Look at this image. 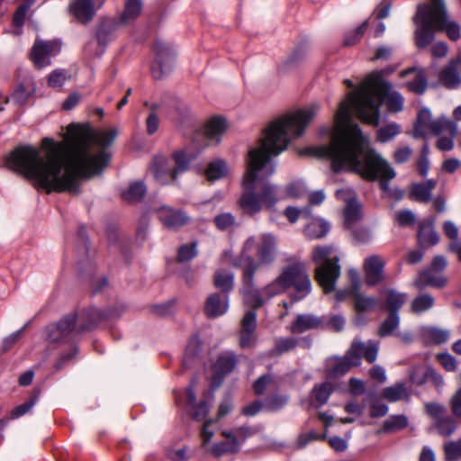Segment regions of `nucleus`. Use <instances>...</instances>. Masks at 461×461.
<instances>
[{"label":"nucleus","mask_w":461,"mask_h":461,"mask_svg":"<svg viewBox=\"0 0 461 461\" xmlns=\"http://www.w3.org/2000/svg\"><path fill=\"white\" fill-rule=\"evenodd\" d=\"M381 104H384L389 112L397 113L403 108V97L398 92L392 91L391 84L383 79L381 71H375L339 104L332 130H323L324 134L331 132L330 144L309 148L303 153L330 159L335 173L345 170L358 174L369 181L380 180V188L388 192L389 181L395 177V170L369 147L367 137L352 122L351 116V110L354 109L363 122L377 126Z\"/></svg>","instance_id":"obj_1"},{"label":"nucleus","mask_w":461,"mask_h":461,"mask_svg":"<svg viewBox=\"0 0 461 461\" xmlns=\"http://www.w3.org/2000/svg\"><path fill=\"white\" fill-rule=\"evenodd\" d=\"M117 135L118 131L114 128L94 134L86 126L71 123L64 140L57 142L48 137L42 139L44 156L38 148L21 145L5 156V165L47 193L77 194L81 180L101 174L109 163L110 155L104 149L93 152V145L108 147Z\"/></svg>","instance_id":"obj_2"},{"label":"nucleus","mask_w":461,"mask_h":461,"mask_svg":"<svg viewBox=\"0 0 461 461\" xmlns=\"http://www.w3.org/2000/svg\"><path fill=\"white\" fill-rule=\"evenodd\" d=\"M320 111V104L285 113L273 120L263 131L258 145L248 155L247 170L242 180V192L238 205L244 214L254 216L264 208L273 210L284 197L277 186L266 181L276 170L272 157L285 150L289 143L301 137Z\"/></svg>","instance_id":"obj_3"},{"label":"nucleus","mask_w":461,"mask_h":461,"mask_svg":"<svg viewBox=\"0 0 461 461\" xmlns=\"http://www.w3.org/2000/svg\"><path fill=\"white\" fill-rule=\"evenodd\" d=\"M413 22L416 24L415 43L420 49L427 47L438 32L446 31L452 41L460 37V27L456 22L448 21L443 0H429V3L420 4Z\"/></svg>","instance_id":"obj_4"},{"label":"nucleus","mask_w":461,"mask_h":461,"mask_svg":"<svg viewBox=\"0 0 461 461\" xmlns=\"http://www.w3.org/2000/svg\"><path fill=\"white\" fill-rule=\"evenodd\" d=\"M105 319V314L96 308H89L82 312L77 318L76 314H68L57 323L47 327L48 339L52 342L69 340L76 330V322L79 324L77 333L92 330Z\"/></svg>","instance_id":"obj_5"},{"label":"nucleus","mask_w":461,"mask_h":461,"mask_svg":"<svg viewBox=\"0 0 461 461\" xmlns=\"http://www.w3.org/2000/svg\"><path fill=\"white\" fill-rule=\"evenodd\" d=\"M379 350V343L368 340L364 343L360 340H353L350 348L343 357H332L327 364V375L330 377H339L349 371L353 366H358L364 357L368 363L376 360Z\"/></svg>","instance_id":"obj_6"},{"label":"nucleus","mask_w":461,"mask_h":461,"mask_svg":"<svg viewBox=\"0 0 461 461\" xmlns=\"http://www.w3.org/2000/svg\"><path fill=\"white\" fill-rule=\"evenodd\" d=\"M312 260L317 265L315 280L328 294L335 291L340 276L339 258L332 246H317L312 252Z\"/></svg>","instance_id":"obj_7"},{"label":"nucleus","mask_w":461,"mask_h":461,"mask_svg":"<svg viewBox=\"0 0 461 461\" xmlns=\"http://www.w3.org/2000/svg\"><path fill=\"white\" fill-rule=\"evenodd\" d=\"M172 159L175 163L174 167L170 160L158 155L153 158L150 166L154 179L162 185L176 183L179 174L185 172L190 164V158L183 150L175 151L172 154Z\"/></svg>","instance_id":"obj_8"},{"label":"nucleus","mask_w":461,"mask_h":461,"mask_svg":"<svg viewBox=\"0 0 461 461\" xmlns=\"http://www.w3.org/2000/svg\"><path fill=\"white\" fill-rule=\"evenodd\" d=\"M284 281L287 289L293 287L295 293L292 295L293 302L304 299L312 292V282L306 267L302 262H295L282 269Z\"/></svg>","instance_id":"obj_9"},{"label":"nucleus","mask_w":461,"mask_h":461,"mask_svg":"<svg viewBox=\"0 0 461 461\" xmlns=\"http://www.w3.org/2000/svg\"><path fill=\"white\" fill-rule=\"evenodd\" d=\"M255 248L257 249V257L258 258V261L255 262L258 263V267L260 265H271L275 261L277 250L276 239L270 233H262L258 237H249L245 241L242 249L243 266L245 265L246 258L249 257V255H245L251 252ZM249 257L251 256L249 255Z\"/></svg>","instance_id":"obj_10"},{"label":"nucleus","mask_w":461,"mask_h":461,"mask_svg":"<svg viewBox=\"0 0 461 461\" xmlns=\"http://www.w3.org/2000/svg\"><path fill=\"white\" fill-rule=\"evenodd\" d=\"M448 128L455 133L456 122L445 116L432 119L429 109L422 108L417 114V119L413 126V137L415 139L425 138L429 134L441 135L445 129Z\"/></svg>","instance_id":"obj_11"},{"label":"nucleus","mask_w":461,"mask_h":461,"mask_svg":"<svg viewBox=\"0 0 461 461\" xmlns=\"http://www.w3.org/2000/svg\"><path fill=\"white\" fill-rule=\"evenodd\" d=\"M258 269V263H256L255 259L249 256L242 268V288L240 292L245 304L252 307L251 311L255 312L264 303L259 291L254 286V275Z\"/></svg>","instance_id":"obj_12"},{"label":"nucleus","mask_w":461,"mask_h":461,"mask_svg":"<svg viewBox=\"0 0 461 461\" xmlns=\"http://www.w3.org/2000/svg\"><path fill=\"white\" fill-rule=\"evenodd\" d=\"M227 128L226 120L222 117H212L203 128L194 132L193 142L198 149L218 144Z\"/></svg>","instance_id":"obj_13"},{"label":"nucleus","mask_w":461,"mask_h":461,"mask_svg":"<svg viewBox=\"0 0 461 461\" xmlns=\"http://www.w3.org/2000/svg\"><path fill=\"white\" fill-rule=\"evenodd\" d=\"M221 434L227 440L213 444L210 449H207L215 457H220L224 454L238 452L240 445L253 434V431L249 427L242 426L231 431L223 430Z\"/></svg>","instance_id":"obj_14"},{"label":"nucleus","mask_w":461,"mask_h":461,"mask_svg":"<svg viewBox=\"0 0 461 461\" xmlns=\"http://www.w3.org/2000/svg\"><path fill=\"white\" fill-rule=\"evenodd\" d=\"M154 50L156 57L151 65V74L155 79H160L172 70L175 52L170 46L162 41H157Z\"/></svg>","instance_id":"obj_15"},{"label":"nucleus","mask_w":461,"mask_h":461,"mask_svg":"<svg viewBox=\"0 0 461 461\" xmlns=\"http://www.w3.org/2000/svg\"><path fill=\"white\" fill-rule=\"evenodd\" d=\"M60 51V43L57 41L36 40L30 52L33 65L41 69L50 65V59Z\"/></svg>","instance_id":"obj_16"},{"label":"nucleus","mask_w":461,"mask_h":461,"mask_svg":"<svg viewBox=\"0 0 461 461\" xmlns=\"http://www.w3.org/2000/svg\"><path fill=\"white\" fill-rule=\"evenodd\" d=\"M106 0H72L68 11L75 19L86 24L93 20L96 12L102 8Z\"/></svg>","instance_id":"obj_17"},{"label":"nucleus","mask_w":461,"mask_h":461,"mask_svg":"<svg viewBox=\"0 0 461 461\" xmlns=\"http://www.w3.org/2000/svg\"><path fill=\"white\" fill-rule=\"evenodd\" d=\"M159 221L167 229L176 230L189 222V217L182 210L162 205L157 209Z\"/></svg>","instance_id":"obj_18"},{"label":"nucleus","mask_w":461,"mask_h":461,"mask_svg":"<svg viewBox=\"0 0 461 461\" xmlns=\"http://www.w3.org/2000/svg\"><path fill=\"white\" fill-rule=\"evenodd\" d=\"M447 284V278L436 270L429 267L419 272L417 277L413 281V285L420 291L428 286L434 288H443Z\"/></svg>","instance_id":"obj_19"},{"label":"nucleus","mask_w":461,"mask_h":461,"mask_svg":"<svg viewBox=\"0 0 461 461\" xmlns=\"http://www.w3.org/2000/svg\"><path fill=\"white\" fill-rule=\"evenodd\" d=\"M257 328V312L248 311L241 320V331L240 335V345L242 348L252 347L257 339L255 330Z\"/></svg>","instance_id":"obj_20"},{"label":"nucleus","mask_w":461,"mask_h":461,"mask_svg":"<svg viewBox=\"0 0 461 461\" xmlns=\"http://www.w3.org/2000/svg\"><path fill=\"white\" fill-rule=\"evenodd\" d=\"M366 282L368 285H375L383 281L384 259L378 255L366 258L364 261Z\"/></svg>","instance_id":"obj_21"},{"label":"nucleus","mask_w":461,"mask_h":461,"mask_svg":"<svg viewBox=\"0 0 461 461\" xmlns=\"http://www.w3.org/2000/svg\"><path fill=\"white\" fill-rule=\"evenodd\" d=\"M435 219L429 217L419 222L417 240L422 249L438 243L439 236L434 229Z\"/></svg>","instance_id":"obj_22"},{"label":"nucleus","mask_w":461,"mask_h":461,"mask_svg":"<svg viewBox=\"0 0 461 461\" xmlns=\"http://www.w3.org/2000/svg\"><path fill=\"white\" fill-rule=\"evenodd\" d=\"M324 317L313 314H298L290 325V331L294 334H301L310 330L324 328Z\"/></svg>","instance_id":"obj_23"},{"label":"nucleus","mask_w":461,"mask_h":461,"mask_svg":"<svg viewBox=\"0 0 461 461\" xmlns=\"http://www.w3.org/2000/svg\"><path fill=\"white\" fill-rule=\"evenodd\" d=\"M238 362L237 356L233 352H224L221 354L213 365L214 376L213 386L218 387L221 382L222 376L233 370Z\"/></svg>","instance_id":"obj_24"},{"label":"nucleus","mask_w":461,"mask_h":461,"mask_svg":"<svg viewBox=\"0 0 461 461\" xmlns=\"http://www.w3.org/2000/svg\"><path fill=\"white\" fill-rule=\"evenodd\" d=\"M229 309V295L222 294H211L205 303L204 311L208 317L215 318L223 315Z\"/></svg>","instance_id":"obj_25"},{"label":"nucleus","mask_w":461,"mask_h":461,"mask_svg":"<svg viewBox=\"0 0 461 461\" xmlns=\"http://www.w3.org/2000/svg\"><path fill=\"white\" fill-rule=\"evenodd\" d=\"M195 382L192 381L185 390L186 405L193 409V418L196 420H203L207 416L210 407L206 401L195 403Z\"/></svg>","instance_id":"obj_26"},{"label":"nucleus","mask_w":461,"mask_h":461,"mask_svg":"<svg viewBox=\"0 0 461 461\" xmlns=\"http://www.w3.org/2000/svg\"><path fill=\"white\" fill-rule=\"evenodd\" d=\"M410 74H414V77L406 83L408 89L418 95L423 94L428 86L427 77L424 71L411 68L402 71L400 76L401 77H406Z\"/></svg>","instance_id":"obj_27"},{"label":"nucleus","mask_w":461,"mask_h":461,"mask_svg":"<svg viewBox=\"0 0 461 461\" xmlns=\"http://www.w3.org/2000/svg\"><path fill=\"white\" fill-rule=\"evenodd\" d=\"M420 337L425 344H442L448 340L450 332L448 330L438 327L426 326L420 329Z\"/></svg>","instance_id":"obj_28"},{"label":"nucleus","mask_w":461,"mask_h":461,"mask_svg":"<svg viewBox=\"0 0 461 461\" xmlns=\"http://www.w3.org/2000/svg\"><path fill=\"white\" fill-rule=\"evenodd\" d=\"M362 217L361 205L356 199H348L344 209L345 226L351 230Z\"/></svg>","instance_id":"obj_29"},{"label":"nucleus","mask_w":461,"mask_h":461,"mask_svg":"<svg viewBox=\"0 0 461 461\" xmlns=\"http://www.w3.org/2000/svg\"><path fill=\"white\" fill-rule=\"evenodd\" d=\"M213 284L216 288L228 294L234 287V274L230 271L219 269L214 274Z\"/></svg>","instance_id":"obj_30"},{"label":"nucleus","mask_w":461,"mask_h":461,"mask_svg":"<svg viewBox=\"0 0 461 461\" xmlns=\"http://www.w3.org/2000/svg\"><path fill=\"white\" fill-rule=\"evenodd\" d=\"M407 294L399 293L395 290L390 289L386 291L385 306L389 312L398 314L402 305L407 300Z\"/></svg>","instance_id":"obj_31"},{"label":"nucleus","mask_w":461,"mask_h":461,"mask_svg":"<svg viewBox=\"0 0 461 461\" xmlns=\"http://www.w3.org/2000/svg\"><path fill=\"white\" fill-rule=\"evenodd\" d=\"M330 230V225L321 219H313L304 229V233L309 239H321Z\"/></svg>","instance_id":"obj_32"},{"label":"nucleus","mask_w":461,"mask_h":461,"mask_svg":"<svg viewBox=\"0 0 461 461\" xmlns=\"http://www.w3.org/2000/svg\"><path fill=\"white\" fill-rule=\"evenodd\" d=\"M303 339L294 337H279L275 339L273 354L280 356L296 348Z\"/></svg>","instance_id":"obj_33"},{"label":"nucleus","mask_w":461,"mask_h":461,"mask_svg":"<svg viewBox=\"0 0 461 461\" xmlns=\"http://www.w3.org/2000/svg\"><path fill=\"white\" fill-rule=\"evenodd\" d=\"M440 82L447 88H456L461 84V77L458 70L448 64L439 73Z\"/></svg>","instance_id":"obj_34"},{"label":"nucleus","mask_w":461,"mask_h":461,"mask_svg":"<svg viewBox=\"0 0 461 461\" xmlns=\"http://www.w3.org/2000/svg\"><path fill=\"white\" fill-rule=\"evenodd\" d=\"M228 166L222 159H216L208 165L205 175L208 180L215 181L227 176Z\"/></svg>","instance_id":"obj_35"},{"label":"nucleus","mask_w":461,"mask_h":461,"mask_svg":"<svg viewBox=\"0 0 461 461\" xmlns=\"http://www.w3.org/2000/svg\"><path fill=\"white\" fill-rule=\"evenodd\" d=\"M408 426V419L403 414L392 415L384 421L382 431L390 433L402 430Z\"/></svg>","instance_id":"obj_36"},{"label":"nucleus","mask_w":461,"mask_h":461,"mask_svg":"<svg viewBox=\"0 0 461 461\" xmlns=\"http://www.w3.org/2000/svg\"><path fill=\"white\" fill-rule=\"evenodd\" d=\"M434 297L429 294H421L416 296L411 303V309L414 313L420 314L431 309L434 305Z\"/></svg>","instance_id":"obj_37"},{"label":"nucleus","mask_w":461,"mask_h":461,"mask_svg":"<svg viewBox=\"0 0 461 461\" xmlns=\"http://www.w3.org/2000/svg\"><path fill=\"white\" fill-rule=\"evenodd\" d=\"M383 397L391 402H394L407 398L408 392L403 384L398 383L393 386L385 387L383 390Z\"/></svg>","instance_id":"obj_38"},{"label":"nucleus","mask_w":461,"mask_h":461,"mask_svg":"<svg viewBox=\"0 0 461 461\" xmlns=\"http://www.w3.org/2000/svg\"><path fill=\"white\" fill-rule=\"evenodd\" d=\"M146 186L143 182L132 183L127 191L122 193V198L130 203L139 202L146 194Z\"/></svg>","instance_id":"obj_39"},{"label":"nucleus","mask_w":461,"mask_h":461,"mask_svg":"<svg viewBox=\"0 0 461 461\" xmlns=\"http://www.w3.org/2000/svg\"><path fill=\"white\" fill-rule=\"evenodd\" d=\"M141 0H125L124 11L121 20L122 23H128L139 16L141 12Z\"/></svg>","instance_id":"obj_40"},{"label":"nucleus","mask_w":461,"mask_h":461,"mask_svg":"<svg viewBox=\"0 0 461 461\" xmlns=\"http://www.w3.org/2000/svg\"><path fill=\"white\" fill-rule=\"evenodd\" d=\"M434 425L438 434H440L443 437L451 436L456 429V423L455 420L448 414H446L442 418L434 421Z\"/></svg>","instance_id":"obj_41"},{"label":"nucleus","mask_w":461,"mask_h":461,"mask_svg":"<svg viewBox=\"0 0 461 461\" xmlns=\"http://www.w3.org/2000/svg\"><path fill=\"white\" fill-rule=\"evenodd\" d=\"M400 317L399 314L389 312L388 317L379 326L377 334L380 337H387L391 335L399 326Z\"/></svg>","instance_id":"obj_42"},{"label":"nucleus","mask_w":461,"mask_h":461,"mask_svg":"<svg viewBox=\"0 0 461 461\" xmlns=\"http://www.w3.org/2000/svg\"><path fill=\"white\" fill-rule=\"evenodd\" d=\"M401 133V126L396 122H390L382 126L377 131V140L385 143L392 140L394 137Z\"/></svg>","instance_id":"obj_43"},{"label":"nucleus","mask_w":461,"mask_h":461,"mask_svg":"<svg viewBox=\"0 0 461 461\" xmlns=\"http://www.w3.org/2000/svg\"><path fill=\"white\" fill-rule=\"evenodd\" d=\"M333 390L334 386L330 382H324L314 387L313 397L319 405H323L328 402Z\"/></svg>","instance_id":"obj_44"},{"label":"nucleus","mask_w":461,"mask_h":461,"mask_svg":"<svg viewBox=\"0 0 461 461\" xmlns=\"http://www.w3.org/2000/svg\"><path fill=\"white\" fill-rule=\"evenodd\" d=\"M284 279L285 278L281 272L274 281L264 287L263 294L268 298H271L285 293L287 290V287Z\"/></svg>","instance_id":"obj_45"},{"label":"nucleus","mask_w":461,"mask_h":461,"mask_svg":"<svg viewBox=\"0 0 461 461\" xmlns=\"http://www.w3.org/2000/svg\"><path fill=\"white\" fill-rule=\"evenodd\" d=\"M377 301L374 297L366 296L357 291L354 297V308L357 312H365L372 310Z\"/></svg>","instance_id":"obj_46"},{"label":"nucleus","mask_w":461,"mask_h":461,"mask_svg":"<svg viewBox=\"0 0 461 461\" xmlns=\"http://www.w3.org/2000/svg\"><path fill=\"white\" fill-rule=\"evenodd\" d=\"M430 379L437 386H442L444 384L443 376L437 373L432 368H428L424 375L419 377L415 374L411 375V380L416 384H422L426 379Z\"/></svg>","instance_id":"obj_47"},{"label":"nucleus","mask_w":461,"mask_h":461,"mask_svg":"<svg viewBox=\"0 0 461 461\" xmlns=\"http://www.w3.org/2000/svg\"><path fill=\"white\" fill-rule=\"evenodd\" d=\"M69 75L64 69L58 68L52 71L48 77V85L52 88H61L69 78Z\"/></svg>","instance_id":"obj_48"},{"label":"nucleus","mask_w":461,"mask_h":461,"mask_svg":"<svg viewBox=\"0 0 461 461\" xmlns=\"http://www.w3.org/2000/svg\"><path fill=\"white\" fill-rule=\"evenodd\" d=\"M367 26L368 21L366 20L356 30L347 32L344 37V45L352 46L359 41L363 37Z\"/></svg>","instance_id":"obj_49"},{"label":"nucleus","mask_w":461,"mask_h":461,"mask_svg":"<svg viewBox=\"0 0 461 461\" xmlns=\"http://www.w3.org/2000/svg\"><path fill=\"white\" fill-rule=\"evenodd\" d=\"M444 452L447 461H456L461 458V438L444 446Z\"/></svg>","instance_id":"obj_50"},{"label":"nucleus","mask_w":461,"mask_h":461,"mask_svg":"<svg viewBox=\"0 0 461 461\" xmlns=\"http://www.w3.org/2000/svg\"><path fill=\"white\" fill-rule=\"evenodd\" d=\"M202 342L197 336H193L185 348V357L183 359V366H188L189 360L194 357L201 349Z\"/></svg>","instance_id":"obj_51"},{"label":"nucleus","mask_w":461,"mask_h":461,"mask_svg":"<svg viewBox=\"0 0 461 461\" xmlns=\"http://www.w3.org/2000/svg\"><path fill=\"white\" fill-rule=\"evenodd\" d=\"M457 132L458 131H457L456 124L455 133H453L450 129L446 128L444 133H447L448 136L447 137H440L437 141V144H436L437 148L442 151L451 150L454 148V139L456 137Z\"/></svg>","instance_id":"obj_52"},{"label":"nucleus","mask_w":461,"mask_h":461,"mask_svg":"<svg viewBox=\"0 0 461 461\" xmlns=\"http://www.w3.org/2000/svg\"><path fill=\"white\" fill-rule=\"evenodd\" d=\"M287 400L284 395H271L265 400L264 407L269 411H276L286 404Z\"/></svg>","instance_id":"obj_53"},{"label":"nucleus","mask_w":461,"mask_h":461,"mask_svg":"<svg viewBox=\"0 0 461 461\" xmlns=\"http://www.w3.org/2000/svg\"><path fill=\"white\" fill-rule=\"evenodd\" d=\"M413 154V150L410 146L399 145L393 153V161L396 164L406 163Z\"/></svg>","instance_id":"obj_54"},{"label":"nucleus","mask_w":461,"mask_h":461,"mask_svg":"<svg viewBox=\"0 0 461 461\" xmlns=\"http://www.w3.org/2000/svg\"><path fill=\"white\" fill-rule=\"evenodd\" d=\"M38 393L32 395L27 402L16 406L11 411V419H18L26 414L35 404Z\"/></svg>","instance_id":"obj_55"},{"label":"nucleus","mask_w":461,"mask_h":461,"mask_svg":"<svg viewBox=\"0 0 461 461\" xmlns=\"http://www.w3.org/2000/svg\"><path fill=\"white\" fill-rule=\"evenodd\" d=\"M306 193V186L302 181H294L285 186V196L298 198Z\"/></svg>","instance_id":"obj_56"},{"label":"nucleus","mask_w":461,"mask_h":461,"mask_svg":"<svg viewBox=\"0 0 461 461\" xmlns=\"http://www.w3.org/2000/svg\"><path fill=\"white\" fill-rule=\"evenodd\" d=\"M411 193L413 199L418 202H429L431 197V193L422 184H414Z\"/></svg>","instance_id":"obj_57"},{"label":"nucleus","mask_w":461,"mask_h":461,"mask_svg":"<svg viewBox=\"0 0 461 461\" xmlns=\"http://www.w3.org/2000/svg\"><path fill=\"white\" fill-rule=\"evenodd\" d=\"M309 213V208L298 209L296 207L288 206L285 210V215L291 223L296 222L300 217L308 218Z\"/></svg>","instance_id":"obj_58"},{"label":"nucleus","mask_w":461,"mask_h":461,"mask_svg":"<svg viewBox=\"0 0 461 461\" xmlns=\"http://www.w3.org/2000/svg\"><path fill=\"white\" fill-rule=\"evenodd\" d=\"M324 328L330 329L333 331L339 332L344 329L345 319L340 314H335L329 318H325Z\"/></svg>","instance_id":"obj_59"},{"label":"nucleus","mask_w":461,"mask_h":461,"mask_svg":"<svg viewBox=\"0 0 461 461\" xmlns=\"http://www.w3.org/2000/svg\"><path fill=\"white\" fill-rule=\"evenodd\" d=\"M216 227L221 230H225L235 224V218L230 212H223L214 218Z\"/></svg>","instance_id":"obj_60"},{"label":"nucleus","mask_w":461,"mask_h":461,"mask_svg":"<svg viewBox=\"0 0 461 461\" xmlns=\"http://www.w3.org/2000/svg\"><path fill=\"white\" fill-rule=\"evenodd\" d=\"M436 357L446 371L453 372L456 369V360L449 353H438Z\"/></svg>","instance_id":"obj_61"},{"label":"nucleus","mask_w":461,"mask_h":461,"mask_svg":"<svg viewBox=\"0 0 461 461\" xmlns=\"http://www.w3.org/2000/svg\"><path fill=\"white\" fill-rule=\"evenodd\" d=\"M197 254L196 243L194 242L190 245H183L178 250V260L179 261H189L194 258Z\"/></svg>","instance_id":"obj_62"},{"label":"nucleus","mask_w":461,"mask_h":461,"mask_svg":"<svg viewBox=\"0 0 461 461\" xmlns=\"http://www.w3.org/2000/svg\"><path fill=\"white\" fill-rule=\"evenodd\" d=\"M395 221L400 226H410L415 222V215L410 210H402L396 213Z\"/></svg>","instance_id":"obj_63"},{"label":"nucleus","mask_w":461,"mask_h":461,"mask_svg":"<svg viewBox=\"0 0 461 461\" xmlns=\"http://www.w3.org/2000/svg\"><path fill=\"white\" fill-rule=\"evenodd\" d=\"M450 408L456 417L461 418V387L451 397Z\"/></svg>","instance_id":"obj_64"}]
</instances>
